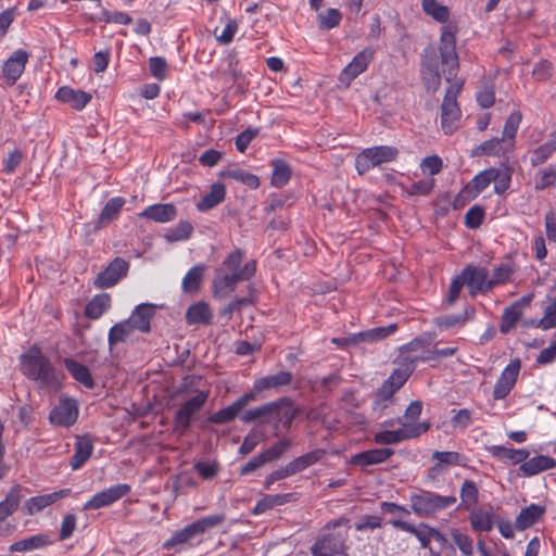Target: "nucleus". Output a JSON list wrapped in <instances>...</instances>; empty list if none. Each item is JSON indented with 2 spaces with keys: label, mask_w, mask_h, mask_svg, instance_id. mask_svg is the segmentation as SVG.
I'll return each instance as SVG.
<instances>
[{
  "label": "nucleus",
  "mask_w": 556,
  "mask_h": 556,
  "mask_svg": "<svg viewBox=\"0 0 556 556\" xmlns=\"http://www.w3.org/2000/svg\"><path fill=\"white\" fill-rule=\"evenodd\" d=\"M439 50L442 74L450 84L441 105V126L445 134H452L458 126L460 110L457 94L464 86V80L457 78L459 63L454 26L444 25L442 27Z\"/></svg>",
  "instance_id": "obj_1"
},
{
  "label": "nucleus",
  "mask_w": 556,
  "mask_h": 556,
  "mask_svg": "<svg viewBox=\"0 0 556 556\" xmlns=\"http://www.w3.org/2000/svg\"><path fill=\"white\" fill-rule=\"evenodd\" d=\"M243 252L236 249L230 253L215 270L213 288L215 294L226 296L233 292L236 286L243 280L251 279L256 271V262L249 261L241 266Z\"/></svg>",
  "instance_id": "obj_2"
},
{
  "label": "nucleus",
  "mask_w": 556,
  "mask_h": 556,
  "mask_svg": "<svg viewBox=\"0 0 556 556\" xmlns=\"http://www.w3.org/2000/svg\"><path fill=\"white\" fill-rule=\"evenodd\" d=\"M21 370L28 379L42 387L59 390L61 381L50 359L37 346H31L21 356Z\"/></svg>",
  "instance_id": "obj_3"
},
{
  "label": "nucleus",
  "mask_w": 556,
  "mask_h": 556,
  "mask_svg": "<svg viewBox=\"0 0 556 556\" xmlns=\"http://www.w3.org/2000/svg\"><path fill=\"white\" fill-rule=\"evenodd\" d=\"M326 532L321 534L312 546L313 556L343 555L348 549L346 542L350 536L349 519L340 518L327 523Z\"/></svg>",
  "instance_id": "obj_4"
},
{
  "label": "nucleus",
  "mask_w": 556,
  "mask_h": 556,
  "mask_svg": "<svg viewBox=\"0 0 556 556\" xmlns=\"http://www.w3.org/2000/svg\"><path fill=\"white\" fill-rule=\"evenodd\" d=\"M410 509L421 518H434L438 514L456 504L455 495H441L439 493L418 490L409 497Z\"/></svg>",
  "instance_id": "obj_5"
},
{
  "label": "nucleus",
  "mask_w": 556,
  "mask_h": 556,
  "mask_svg": "<svg viewBox=\"0 0 556 556\" xmlns=\"http://www.w3.org/2000/svg\"><path fill=\"white\" fill-rule=\"evenodd\" d=\"M399 150L390 146H376L367 148L357 154L355 166L358 174L364 175L370 168L394 161Z\"/></svg>",
  "instance_id": "obj_6"
},
{
  "label": "nucleus",
  "mask_w": 556,
  "mask_h": 556,
  "mask_svg": "<svg viewBox=\"0 0 556 556\" xmlns=\"http://www.w3.org/2000/svg\"><path fill=\"white\" fill-rule=\"evenodd\" d=\"M325 455L324 450L311 451L302 456H299L288 463L285 467L278 468L269 473L264 482L265 489H269L273 483L282 480L298 472L303 471L307 467L316 464Z\"/></svg>",
  "instance_id": "obj_7"
},
{
  "label": "nucleus",
  "mask_w": 556,
  "mask_h": 556,
  "mask_svg": "<svg viewBox=\"0 0 556 556\" xmlns=\"http://www.w3.org/2000/svg\"><path fill=\"white\" fill-rule=\"evenodd\" d=\"M399 422H401L402 426L396 430H384L377 432L375 434V442L383 445L396 444L402 441L418 438L422 433L427 432L430 428V424L428 421L414 424L402 422V419H399Z\"/></svg>",
  "instance_id": "obj_8"
},
{
  "label": "nucleus",
  "mask_w": 556,
  "mask_h": 556,
  "mask_svg": "<svg viewBox=\"0 0 556 556\" xmlns=\"http://www.w3.org/2000/svg\"><path fill=\"white\" fill-rule=\"evenodd\" d=\"M208 397V391H200L194 396L185 401L174 416V430L180 435L189 429L194 415L204 406Z\"/></svg>",
  "instance_id": "obj_9"
},
{
  "label": "nucleus",
  "mask_w": 556,
  "mask_h": 556,
  "mask_svg": "<svg viewBox=\"0 0 556 556\" xmlns=\"http://www.w3.org/2000/svg\"><path fill=\"white\" fill-rule=\"evenodd\" d=\"M287 399L266 403L262 406L249 409L242 414L241 420L245 424L260 421L262 424H277L281 420V406L286 405Z\"/></svg>",
  "instance_id": "obj_10"
},
{
  "label": "nucleus",
  "mask_w": 556,
  "mask_h": 556,
  "mask_svg": "<svg viewBox=\"0 0 556 556\" xmlns=\"http://www.w3.org/2000/svg\"><path fill=\"white\" fill-rule=\"evenodd\" d=\"M129 269V263L122 257H115L102 271L96 277L93 285L98 289H108L115 286Z\"/></svg>",
  "instance_id": "obj_11"
},
{
  "label": "nucleus",
  "mask_w": 556,
  "mask_h": 556,
  "mask_svg": "<svg viewBox=\"0 0 556 556\" xmlns=\"http://www.w3.org/2000/svg\"><path fill=\"white\" fill-rule=\"evenodd\" d=\"M462 276L464 277L466 287L471 296H475L479 292L486 293L492 290L489 280V270L485 267L468 265L463 269Z\"/></svg>",
  "instance_id": "obj_12"
},
{
  "label": "nucleus",
  "mask_w": 556,
  "mask_h": 556,
  "mask_svg": "<svg viewBox=\"0 0 556 556\" xmlns=\"http://www.w3.org/2000/svg\"><path fill=\"white\" fill-rule=\"evenodd\" d=\"M374 59V49L365 48L358 52L353 60L341 71L339 81L349 87L351 81L364 73Z\"/></svg>",
  "instance_id": "obj_13"
},
{
  "label": "nucleus",
  "mask_w": 556,
  "mask_h": 556,
  "mask_svg": "<svg viewBox=\"0 0 556 556\" xmlns=\"http://www.w3.org/2000/svg\"><path fill=\"white\" fill-rule=\"evenodd\" d=\"M130 492V485L126 483L112 485L97 494L85 503L83 509H99L113 504Z\"/></svg>",
  "instance_id": "obj_14"
},
{
  "label": "nucleus",
  "mask_w": 556,
  "mask_h": 556,
  "mask_svg": "<svg viewBox=\"0 0 556 556\" xmlns=\"http://www.w3.org/2000/svg\"><path fill=\"white\" fill-rule=\"evenodd\" d=\"M78 418V407L73 399H61L59 404L49 414V420L52 425L68 428L76 422Z\"/></svg>",
  "instance_id": "obj_15"
},
{
  "label": "nucleus",
  "mask_w": 556,
  "mask_h": 556,
  "mask_svg": "<svg viewBox=\"0 0 556 556\" xmlns=\"http://www.w3.org/2000/svg\"><path fill=\"white\" fill-rule=\"evenodd\" d=\"M520 361L513 359L502 371L501 377L496 381L493 390V397L502 400L508 395L510 390L516 383L517 377L520 371Z\"/></svg>",
  "instance_id": "obj_16"
},
{
  "label": "nucleus",
  "mask_w": 556,
  "mask_h": 556,
  "mask_svg": "<svg viewBox=\"0 0 556 556\" xmlns=\"http://www.w3.org/2000/svg\"><path fill=\"white\" fill-rule=\"evenodd\" d=\"M395 329L396 325L391 324L386 327H379L364 332H359L348 338L332 339V342L340 346L350 344L356 345L363 341L374 342L387 338L388 336L392 334L395 331Z\"/></svg>",
  "instance_id": "obj_17"
},
{
  "label": "nucleus",
  "mask_w": 556,
  "mask_h": 556,
  "mask_svg": "<svg viewBox=\"0 0 556 556\" xmlns=\"http://www.w3.org/2000/svg\"><path fill=\"white\" fill-rule=\"evenodd\" d=\"M255 399L254 392H249L236 400L231 405L219 409L210 417L213 424L222 425L233 420L237 415Z\"/></svg>",
  "instance_id": "obj_18"
},
{
  "label": "nucleus",
  "mask_w": 556,
  "mask_h": 556,
  "mask_svg": "<svg viewBox=\"0 0 556 556\" xmlns=\"http://www.w3.org/2000/svg\"><path fill=\"white\" fill-rule=\"evenodd\" d=\"M418 362L417 355L399 357V366L392 371L387 381L400 390L415 370Z\"/></svg>",
  "instance_id": "obj_19"
},
{
  "label": "nucleus",
  "mask_w": 556,
  "mask_h": 556,
  "mask_svg": "<svg viewBox=\"0 0 556 556\" xmlns=\"http://www.w3.org/2000/svg\"><path fill=\"white\" fill-rule=\"evenodd\" d=\"M71 489H62L49 494L37 495L30 497L24 505V509L28 515H35L53 503L68 496Z\"/></svg>",
  "instance_id": "obj_20"
},
{
  "label": "nucleus",
  "mask_w": 556,
  "mask_h": 556,
  "mask_svg": "<svg viewBox=\"0 0 556 556\" xmlns=\"http://www.w3.org/2000/svg\"><path fill=\"white\" fill-rule=\"evenodd\" d=\"M28 61V54L23 50L15 51L3 65V76L9 85H14L21 77Z\"/></svg>",
  "instance_id": "obj_21"
},
{
  "label": "nucleus",
  "mask_w": 556,
  "mask_h": 556,
  "mask_svg": "<svg viewBox=\"0 0 556 556\" xmlns=\"http://www.w3.org/2000/svg\"><path fill=\"white\" fill-rule=\"evenodd\" d=\"M556 468V460L549 456L538 455L532 458H527L525 463L519 466L518 475L520 477H532L542 471Z\"/></svg>",
  "instance_id": "obj_22"
},
{
  "label": "nucleus",
  "mask_w": 556,
  "mask_h": 556,
  "mask_svg": "<svg viewBox=\"0 0 556 556\" xmlns=\"http://www.w3.org/2000/svg\"><path fill=\"white\" fill-rule=\"evenodd\" d=\"M422 80L428 91L435 92L441 85V75L439 72V60L437 56H426L422 63Z\"/></svg>",
  "instance_id": "obj_23"
},
{
  "label": "nucleus",
  "mask_w": 556,
  "mask_h": 556,
  "mask_svg": "<svg viewBox=\"0 0 556 556\" xmlns=\"http://www.w3.org/2000/svg\"><path fill=\"white\" fill-rule=\"evenodd\" d=\"M530 303V296L521 298L508 306L502 316L500 330L502 333H508L522 316V309Z\"/></svg>",
  "instance_id": "obj_24"
},
{
  "label": "nucleus",
  "mask_w": 556,
  "mask_h": 556,
  "mask_svg": "<svg viewBox=\"0 0 556 556\" xmlns=\"http://www.w3.org/2000/svg\"><path fill=\"white\" fill-rule=\"evenodd\" d=\"M155 314V306L149 303H142L136 306L129 316L128 320L132 324L136 330L140 332L150 331V321Z\"/></svg>",
  "instance_id": "obj_25"
},
{
  "label": "nucleus",
  "mask_w": 556,
  "mask_h": 556,
  "mask_svg": "<svg viewBox=\"0 0 556 556\" xmlns=\"http://www.w3.org/2000/svg\"><path fill=\"white\" fill-rule=\"evenodd\" d=\"M74 447L75 453L71 457L70 465L73 470H77L81 468L91 456L93 442L89 435L78 437Z\"/></svg>",
  "instance_id": "obj_26"
},
{
  "label": "nucleus",
  "mask_w": 556,
  "mask_h": 556,
  "mask_svg": "<svg viewBox=\"0 0 556 556\" xmlns=\"http://www.w3.org/2000/svg\"><path fill=\"white\" fill-rule=\"evenodd\" d=\"M55 97L58 100L64 103H68L73 109L77 111L83 110L91 100V94L81 90H75L67 86L61 87L56 91Z\"/></svg>",
  "instance_id": "obj_27"
},
{
  "label": "nucleus",
  "mask_w": 556,
  "mask_h": 556,
  "mask_svg": "<svg viewBox=\"0 0 556 556\" xmlns=\"http://www.w3.org/2000/svg\"><path fill=\"white\" fill-rule=\"evenodd\" d=\"M490 452L493 457L511 465H521L529 457V452L526 448H509L495 445L490 448Z\"/></svg>",
  "instance_id": "obj_28"
},
{
  "label": "nucleus",
  "mask_w": 556,
  "mask_h": 556,
  "mask_svg": "<svg viewBox=\"0 0 556 556\" xmlns=\"http://www.w3.org/2000/svg\"><path fill=\"white\" fill-rule=\"evenodd\" d=\"M394 454V451L388 447L374 448L356 454L353 463L359 466H369L381 464Z\"/></svg>",
  "instance_id": "obj_29"
},
{
  "label": "nucleus",
  "mask_w": 556,
  "mask_h": 556,
  "mask_svg": "<svg viewBox=\"0 0 556 556\" xmlns=\"http://www.w3.org/2000/svg\"><path fill=\"white\" fill-rule=\"evenodd\" d=\"M544 511V507L536 504H531L530 506L521 509L515 520V528L522 531L532 527L540 520Z\"/></svg>",
  "instance_id": "obj_30"
},
{
  "label": "nucleus",
  "mask_w": 556,
  "mask_h": 556,
  "mask_svg": "<svg viewBox=\"0 0 556 556\" xmlns=\"http://www.w3.org/2000/svg\"><path fill=\"white\" fill-rule=\"evenodd\" d=\"M63 363L76 381L88 389H92L94 387L93 378L87 366L73 358H64Z\"/></svg>",
  "instance_id": "obj_31"
},
{
  "label": "nucleus",
  "mask_w": 556,
  "mask_h": 556,
  "mask_svg": "<svg viewBox=\"0 0 556 556\" xmlns=\"http://www.w3.org/2000/svg\"><path fill=\"white\" fill-rule=\"evenodd\" d=\"M177 211L173 204H154L146 208L141 216L157 223H167L176 217Z\"/></svg>",
  "instance_id": "obj_32"
},
{
  "label": "nucleus",
  "mask_w": 556,
  "mask_h": 556,
  "mask_svg": "<svg viewBox=\"0 0 556 556\" xmlns=\"http://www.w3.org/2000/svg\"><path fill=\"white\" fill-rule=\"evenodd\" d=\"M292 380V374L289 371H279L278 374L263 377L255 381L254 391L261 392L268 389H277L288 386Z\"/></svg>",
  "instance_id": "obj_33"
},
{
  "label": "nucleus",
  "mask_w": 556,
  "mask_h": 556,
  "mask_svg": "<svg viewBox=\"0 0 556 556\" xmlns=\"http://www.w3.org/2000/svg\"><path fill=\"white\" fill-rule=\"evenodd\" d=\"M225 194V186L222 182H215L211 186L210 192L203 195L197 203V208L201 212H206L224 201Z\"/></svg>",
  "instance_id": "obj_34"
},
{
  "label": "nucleus",
  "mask_w": 556,
  "mask_h": 556,
  "mask_svg": "<svg viewBox=\"0 0 556 556\" xmlns=\"http://www.w3.org/2000/svg\"><path fill=\"white\" fill-rule=\"evenodd\" d=\"M390 523L396 529H400L402 531H406L408 533L414 534L420 542L421 547L429 548L430 541H431L429 529H431V527H429L425 523H421L420 527L422 529H418L415 526H413L406 521H402L400 519H393L390 521Z\"/></svg>",
  "instance_id": "obj_35"
},
{
  "label": "nucleus",
  "mask_w": 556,
  "mask_h": 556,
  "mask_svg": "<svg viewBox=\"0 0 556 556\" xmlns=\"http://www.w3.org/2000/svg\"><path fill=\"white\" fill-rule=\"evenodd\" d=\"M212 316L211 308L205 302L192 304L186 313L187 323L190 325H207Z\"/></svg>",
  "instance_id": "obj_36"
},
{
  "label": "nucleus",
  "mask_w": 556,
  "mask_h": 556,
  "mask_svg": "<svg viewBox=\"0 0 556 556\" xmlns=\"http://www.w3.org/2000/svg\"><path fill=\"white\" fill-rule=\"evenodd\" d=\"M471 527L475 531L489 532L493 528V509H473L469 515Z\"/></svg>",
  "instance_id": "obj_37"
},
{
  "label": "nucleus",
  "mask_w": 556,
  "mask_h": 556,
  "mask_svg": "<svg viewBox=\"0 0 556 556\" xmlns=\"http://www.w3.org/2000/svg\"><path fill=\"white\" fill-rule=\"evenodd\" d=\"M136 328L129 323L128 319L115 324L109 331L108 342L110 346L125 342L134 332Z\"/></svg>",
  "instance_id": "obj_38"
},
{
  "label": "nucleus",
  "mask_w": 556,
  "mask_h": 556,
  "mask_svg": "<svg viewBox=\"0 0 556 556\" xmlns=\"http://www.w3.org/2000/svg\"><path fill=\"white\" fill-rule=\"evenodd\" d=\"M21 498V486H13L7 494L5 498L0 502V522L4 521L18 508Z\"/></svg>",
  "instance_id": "obj_39"
},
{
  "label": "nucleus",
  "mask_w": 556,
  "mask_h": 556,
  "mask_svg": "<svg viewBox=\"0 0 556 556\" xmlns=\"http://www.w3.org/2000/svg\"><path fill=\"white\" fill-rule=\"evenodd\" d=\"M459 497V507L465 510H470L479 501V490L477 484L471 480H465L460 486Z\"/></svg>",
  "instance_id": "obj_40"
},
{
  "label": "nucleus",
  "mask_w": 556,
  "mask_h": 556,
  "mask_svg": "<svg viewBox=\"0 0 556 556\" xmlns=\"http://www.w3.org/2000/svg\"><path fill=\"white\" fill-rule=\"evenodd\" d=\"M110 294H98L86 305L85 314L91 319H98L110 308Z\"/></svg>",
  "instance_id": "obj_41"
},
{
  "label": "nucleus",
  "mask_w": 556,
  "mask_h": 556,
  "mask_svg": "<svg viewBox=\"0 0 556 556\" xmlns=\"http://www.w3.org/2000/svg\"><path fill=\"white\" fill-rule=\"evenodd\" d=\"M49 543L47 534H35L17 542L10 546L11 552H29L46 546Z\"/></svg>",
  "instance_id": "obj_42"
},
{
  "label": "nucleus",
  "mask_w": 556,
  "mask_h": 556,
  "mask_svg": "<svg viewBox=\"0 0 556 556\" xmlns=\"http://www.w3.org/2000/svg\"><path fill=\"white\" fill-rule=\"evenodd\" d=\"M204 270L205 266L203 264H198L191 267L182 279V290L188 293L198 291L203 278Z\"/></svg>",
  "instance_id": "obj_43"
},
{
  "label": "nucleus",
  "mask_w": 556,
  "mask_h": 556,
  "mask_svg": "<svg viewBox=\"0 0 556 556\" xmlns=\"http://www.w3.org/2000/svg\"><path fill=\"white\" fill-rule=\"evenodd\" d=\"M432 458L438 463L433 467H431V472H438L443 470L444 468L453 465H460L464 457L457 452H440L435 451L432 454Z\"/></svg>",
  "instance_id": "obj_44"
},
{
  "label": "nucleus",
  "mask_w": 556,
  "mask_h": 556,
  "mask_svg": "<svg viewBox=\"0 0 556 556\" xmlns=\"http://www.w3.org/2000/svg\"><path fill=\"white\" fill-rule=\"evenodd\" d=\"M125 204V200L123 198L116 197L110 199L106 204L104 205L99 219H98V226H102L105 224H109L113 219H115L122 210V207Z\"/></svg>",
  "instance_id": "obj_45"
},
{
  "label": "nucleus",
  "mask_w": 556,
  "mask_h": 556,
  "mask_svg": "<svg viewBox=\"0 0 556 556\" xmlns=\"http://www.w3.org/2000/svg\"><path fill=\"white\" fill-rule=\"evenodd\" d=\"M198 536L195 528L192 523L186 526L184 529L176 531L164 544V548H173L178 545H182Z\"/></svg>",
  "instance_id": "obj_46"
},
{
  "label": "nucleus",
  "mask_w": 556,
  "mask_h": 556,
  "mask_svg": "<svg viewBox=\"0 0 556 556\" xmlns=\"http://www.w3.org/2000/svg\"><path fill=\"white\" fill-rule=\"evenodd\" d=\"M291 177L290 166L282 160L273 161L271 185L280 188L288 184Z\"/></svg>",
  "instance_id": "obj_47"
},
{
  "label": "nucleus",
  "mask_w": 556,
  "mask_h": 556,
  "mask_svg": "<svg viewBox=\"0 0 556 556\" xmlns=\"http://www.w3.org/2000/svg\"><path fill=\"white\" fill-rule=\"evenodd\" d=\"M292 494H270L266 495L262 500H260L256 503V506L254 508L255 514H261L266 511L267 509H270L275 506H280L283 504H287L291 501Z\"/></svg>",
  "instance_id": "obj_48"
},
{
  "label": "nucleus",
  "mask_w": 556,
  "mask_h": 556,
  "mask_svg": "<svg viewBox=\"0 0 556 556\" xmlns=\"http://www.w3.org/2000/svg\"><path fill=\"white\" fill-rule=\"evenodd\" d=\"M224 176L236 181H239L251 189L260 187V179L256 175L248 173L241 168H232L224 173Z\"/></svg>",
  "instance_id": "obj_49"
},
{
  "label": "nucleus",
  "mask_w": 556,
  "mask_h": 556,
  "mask_svg": "<svg viewBox=\"0 0 556 556\" xmlns=\"http://www.w3.org/2000/svg\"><path fill=\"white\" fill-rule=\"evenodd\" d=\"M225 514H215L198 519L194 522H192V525L194 526L198 535H200L213 528L220 526L225 521Z\"/></svg>",
  "instance_id": "obj_50"
},
{
  "label": "nucleus",
  "mask_w": 556,
  "mask_h": 556,
  "mask_svg": "<svg viewBox=\"0 0 556 556\" xmlns=\"http://www.w3.org/2000/svg\"><path fill=\"white\" fill-rule=\"evenodd\" d=\"M496 178L497 168H488L476 175L468 187H472L476 190V193H479Z\"/></svg>",
  "instance_id": "obj_51"
},
{
  "label": "nucleus",
  "mask_w": 556,
  "mask_h": 556,
  "mask_svg": "<svg viewBox=\"0 0 556 556\" xmlns=\"http://www.w3.org/2000/svg\"><path fill=\"white\" fill-rule=\"evenodd\" d=\"M422 9L441 23L446 22L450 15L447 8L439 4L435 0H422Z\"/></svg>",
  "instance_id": "obj_52"
},
{
  "label": "nucleus",
  "mask_w": 556,
  "mask_h": 556,
  "mask_svg": "<svg viewBox=\"0 0 556 556\" xmlns=\"http://www.w3.org/2000/svg\"><path fill=\"white\" fill-rule=\"evenodd\" d=\"M292 445L290 439L285 438L262 453L266 463L280 458Z\"/></svg>",
  "instance_id": "obj_53"
},
{
  "label": "nucleus",
  "mask_w": 556,
  "mask_h": 556,
  "mask_svg": "<svg viewBox=\"0 0 556 556\" xmlns=\"http://www.w3.org/2000/svg\"><path fill=\"white\" fill-rule=\"evenodd\" d=\"M341 13L337 9H328L317 16L318 25L324 29H331L340 24Z\"/></svg>",
  "instance_id": "obj_54"
},
{
  "label": "nucleus",
  "mask_w": 556,
  "mask_h": 556,
  "mask_svg": "<svg viewBox=\"0 0 556 556\" xmlns=\"http://www.w3.org/2000/svg\"><path fill=\"white\" fill-rule=\"evenodd\" d=\"M399 389L395 388L393 384L388 382L387 380L382 383V386L379 388L376 394L375 399V408L380 407L381 409L387 407V403L391 401L393 394Z\"/></svg>",
  "instance_id": "obj_55"
},
{
  "label": "nucleus",
  "mask_w": 556,
  "mask_h": 556,
  "mask_svg": "<svg viewBox=\"0 0 556 556\" xmlns=\"http://www.w3.org/2000/svg\"><path fill=\"white\" fill-rule=\"evenodd\" d=\"M192 229L189 222H181L167 232L166 239L170 242L186 240L190 237Z\"/></svg>",
  "instance_id": "obj_56"
},
{
  "label": "nucleus",
  "mask_w": 556,
  "mask_h": 556,
  "mask_svg": "<svg viewBox=\"0 0 556 556\" xmlns=\"http://www.w3.org/2000/svg\"><path fill=\"white\" fill-rule=\"evenodd\" d=\"M521 121V114L517 111L513 112L508 118L505 122L504 129H503V137L502 140H513L516 136V132L518 130L519 124Z\"/></svg>",
  "instance_id": "obj_57"
},
{
  "label": "nucleus",
  "mask_w": 556,
  "mask_h": 556,
  "mask_svg": "<svg viewBox=\"0 0 556 556\" xmlns=\"http://www.w3.org/2000/svg\"><path fill=\"white\" fill-rule=\"evenodd\" d=\"M451 535H452V539H453L454 543L457 545L459 551L465 556H471L472 555V553H473L472 541H471V539L468 535L460 533L456 529L452 530Z\"/></svg>",
  "instance_id": "obj_58"
},
{
  "label": "nucleus",
  "mask_w": 556,
  "mask_h": 556,
  "mask_svg": "<svg viewBox=\"0 0 556 556\" xmlns=\"http://www.w3.org/2000/svg\"><path fill=\"white\" fill-rule=\"evenodd\" d=\"M434 187L433 178H426L414 182L407 190L408 195H428Z\"/></svg>",
  "instance_id": "obj_59"
},
{
  "label": "nucleus",
  "mask_w": 556,
  "mask_h": 556,
  "mask_svg": "<svg viewBox=\"0 0 556 556\" xmlns=\"http://www.w3.org/2000/svg\"><path fill=\"white\" fill-rule=\"evenodd\" d=\"M150 72L157 80H163L167 73V62L162 56H152L149 60Z\"/></svg>",
  "instance_id": "obj_60"
},
{
  "label": "nucleus",
  "mask_w": 556,
  "mask_h": 556,
  "mask_svg": "<svg viewBox=\"0 0 556 556\" xmlns=\"http://www.w3.org/2000/svg\"><path fill=\"white\" fill-rule=\"evenodd\" d=\"M502 138H492L481 143L473 152L475 155H497L501 152Z\"/></svg>",
  "instance_id": "obj_61"
},
{
  "label": "nucleus",
  "mask_w": 556,
  "mask_h": 556,
  "mask_svg": "<svg viewBox=\"0 0 556 556\" xmlns=\"http://www.w3.org/2000/svg\"><path fill=\"white\" fill-rule=\"evenodd\" d=\"M23 152L20 149L12 150L3 161V172L8 175L13 174L23 161Z\"/></svg>",
  "instance_id": "obj_62"
},
{
  "label": "nucleus",
  "mask_w": 556,
  "mask_h": 556,
  "mask_svg": "<svg viewBox=\"0 0 556 556\" xmlns=\"http://www.w3.org/2000/svg\"><path fill=\"white\" fill-rule=\"evenodd\" d=\"M421 170L430 175H437L442 170V160L438 155L425 157L420 163Z\"/></svg>",
  "instance_id": "obj_63"
},
{
  "label": "nucleus",
  "mask_w": 556,
  "mask_h": 556,
  "mask_svg": "<svg viewBox=\"0 0 556 556\" xmlns=\"http://www.w3.org/2000/svg\"><path fill=\"white\" fill-rule=\"evenodd\" d=\"M539 327L544 330L556 327V298L553 303L546 306L545 314L539 321Z\"/></svg>",
  "instance_id": "obj_64"
}]
</instances>
